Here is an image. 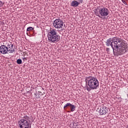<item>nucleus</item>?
Segmentation results:
<instances>
[{
	"label": "nucleus",
	"instance_id": "nucleus-8",
	"mask_svg": "<svg viewBox=\"0 0 128 128\" xmlns=\"http://www.w3.org/2000/svg\"><path fill=\"white\" fill-rule=\"evenodd\" d=\"M0 52L2 54H8V49L6 45H2L0 46Z\"/></svg>",
	"mask_w": 128,
	"mask_h": 128
},
{
	"label": "nucleus",
	"instance_id": "nucleus-20",
	"mask_svg": "<svg viewBox=\"0 0 128 128\" xmlns=\"http://www.w3.org/2000/svg\"><path fill=\"white\" fill-rule=\"evenodd\" d=\"M106 50H107V52H108V50H110L109 48H106Z\"/></svg>",
	"mask_w": 128,
	"mask_h": 128
},
{
	"label": "nucleus",
	"instance_id": "nucleus-1",
	"mask_svg": "<svg viewBox=\"0 0 128 128\" xmlns=\"http://www.w3.org/2000/svg\"><path fill=\"white\" fill-rule=\"evenodd\" d=\"M113 45L112 48L113 53L114 54L117 52L118 54H124L126 52L128 45L124 42H122V38L118 37L112 38Z\"/></svg>",
	"mask_w": 128,
	"mask_h": 128
},
{
	"label": "nucleus",
	"instance_id": "nucleus-18",
	"mask_svg": "<svg viewBox=\"0 0 128 128\" xmlns=\"http://www.w3.org/2000/svg\"><path fill=\"white\" fill-rule=\"evenodd\" d=\"M2 2L0 1V8H2Z\"/></svg>",
	"mask_w": 128,
	"mask_h": 128
},
{
	"label": "nucleus",
	"instance_id": "nucleus-19",
	"mask_svg": "<svg viewBox=\"0 0 128 128\" xmlns=\"http://www.w3.org/2000/svg\"><path fill=\"white\" fill-rule=\"evenodd\" d=\"M78 1L79 2L80 4H82V2H84V0H78Z\"/></svg>",
	"mask_w": 128,
	"mask_h": 128
},
{
	"label": "nucleus",
	"instance_id": "nucleus-17",
	"mask_svg": "<svg viewBox=\"0 0 128 128\" xmlns=\"http://www.w3.org/2000/svg\"><path fill=\"white\" fill-rule=\"evenodd\" d=\"M122 2H123V4H126V5L128 4H126V2L124 1V0H122Z\"/></svg>",
	"mask_w": 128,
	"mask_h": 128
},
{
	"label": "nucleus",
	"instance_id": "nucleus-15",
	"mask_svg": "<svg viewBox=\"0 0 128 128\" xmlns=\"http://www.w3.org/2000/svg\"><path fill=\"white\" fill-rule=\"evenodd\" d=\"M34 30V28L28 27L27 28L26 32H30V30Z\"/></svg>",
	"mask_w": 128,
	"mask_h": 128
},
{
	"label": "nucleus",
	"instance_id": "nucleus-3",
	"mask_svg": "<svg viewBox=\"0 0 128 128\" xmlns=\"http://www.w3.org/2000/svg\"><path fill=\"white\" fill-rule=\"evenodd\" d=\"M48 42L52 44H56L60 40V36L58 34L56 30L50 28L48 32Z\"/></svg>",
	"mask_w": 128,
	"mask_h": 128
},
{
	"label": "nucleus",
	"instance_id": "nucleus-16",
	"mask_svg": "<svg viewBox=\"0 0 128 128\" xmlns=\"http://www.w3.org/2000/svg\"><path fill=\"white\" fill-rule=\"evenodd\" d=\"M34 96H36V98H40V96H38H38H37L36 94H34Z\"/></svg>",
	"mask_w": 128,
	"mask_h": 128
},
{
	"label": "nucleus",
	"instance_id": "nucleus-2",
	"mask_svg": "<svg viewBox=\"0 0 128 128\" xmlns=\"http://www.w3.org/2000/svg\"><path fill=\"white\" fill-rule=\"evenodd\" d=\"M85 80L89 86L86 88L88 92H90L92 90H98L100 86V82L98 78L92 76H89L86 78Z\"/></svg>",
	"mask_w": 128,
	"mask_h": 128
},
{
	"label": "nucleus",
	"instance_id": "nucleus-7",
	"mask_svg": "<svg viewBox=\"0 0 128 128\" xmlns=\"http://www.w3.org/2000/svg\"><path fill=\"white\" fill-rule=\"evenodd\" d=\"M110 112V108L106 106H102L98 111L100 116H106Z\"/></svg>",
	"mask_w": 128,
	"mask_h": 128
},
{
	"label": "nucleus",
	"instance_id": "nucleus-9",
	"mask_svg": "<svg viewBox=\"0 0 128 128\" xmlns=\"http://www.w3.org/2000/svg\"><path fill=\"white\" fill-rule=\"evenodd\" d=\"M6 48H8V52L10 54H12V52H14V44H12V43L8 44Z\"/></svg>",
	"mask_w": 128,
	"mask_h": 128
},
{
	"label": "nucleus",
	"instance_id": "nucleus-22",
	"mask_svg": "<svg viewBox=\"0 0 128 128\" xmlns=\"http://www.w3.org/2000/svg\"><path fill=\"white\" fill-rule=\"evenodd\" d=\"M76 126H78V125L76 124Z\"/></svg>",
	"mask_w": 128,
	"mask_h": 128
},
{
	"label": "nucleus",
	"instance_id": "nucleus-12",
	"mask_svg": "<svg viewBox=\"0 0 128 128\" xmlns=\"http://www.w3.org/2000/svg\"><path fill=\"white\" fill-rule=\"evenodd\" d=\"M70 106L71 110V112H74V110H76V106L71 104V106Z\"/></svg>",
	"mask_w": 128,
	"mask_h": 128
},
{
	"label": "nucleus",
	"instance_id": "nucleus-21",
	"mask_svg": "<svg viewBox=\"0 0 128 128\" xmlns=\"http://www.w3.org/2000/svg\"><path fill=\"white\" fill-rule=\"evenodd\" d=\"M22 60H26V58H23Z\"/></svg>",
	"mask_w": 128,
	"mask_h": 128
},
{
	"label": "nucleus",
	"instance_id": "nucleus-4",
	"mask_svg": "<svg viewBox=\"0 0 128 128\" xmlns=\"http://www.w3.org/2000/svg\"><path fill=\"white\" fill-rule=\"evenodd\" d=\"M94 11L96 16H98L100 18H102V16H108L110 12L108 9L106 7L100 8L98 10V9H95Z\"/></svg>",
	"mask_w": 128,
	"mask_h": 128
},
{
	"label": "nucleus",
	"instance_id": "nucleus-13",
	"mask_svg": "<svg viewBox=\"0 0 128 128\" xmlns=\"http://www.w3.org/2000/svg\"><path fill=\"white\" fill-rule=\"evenodd\" d=\"M16 62L18 64H22V60L21 59H18L16 60Z\"/></svg>",
	"mask_w": 128,
	"mask_h": 128
},
{
	"label": "nucleus",
	"instance_id": "nucleus-10",
	"mask_svg": "<svg viewBox=\"0 0 128 128\" xmlns=\"http://www.w3.org/2000/svg\"><path fill=\"white\" fill-rule=\"evenodd\" d=\"M106 44L107 46H110L112 48V46H114L112 38H110L109 39L107 40Z\"/></svg>",
	"mask_w": 128,
	"mask_h": 128
},
{
	"label": "nucleus",
	"instance_id": "nucleus-5",
	"mask_svg": "<svg viewBox=\"0 0 128 128\" xmlns=\"http://www.w3.org/2000/svg\"><path fill=\"white\" fill-rule=\"evenodd\" d=\"M30 117L28 116H24L23 118L18 120V124L20 128H30V123H28V120Z\"/></svg>",
	"mask_w": 128,
	"mask_h": 128
},
{
	"label": "nucleus",
	"instance_id": "nucleus-11",
	"mask_svg": "<svg viewBox=\"0 0 128 128\" xmlns=\"http://www.w3.org/2000/svg\"><path fill=\"white\" fill-rule=\"evenodd\" d=\"M78 4H80V2L78 1L73 0L71 2V6L76 8V6H78Z\"/></svg>",
	"mask_w": 128,
	"mask_h": 128
},
{
	"label": "nucleus",
	"instance_id": "nucleus-6",
	"mask_svg": "<svg viewBox=\"0 0 128 128\" xmlns=\"http://www.w3.org/2000/svg\"><path fill=\"white\" fill-rule=\"evenodd\" d=\"M53 26L55 28H62L64 26V22L60 19H56L54 21Z\"/></svg>",
	"mask_w": 128,
	"mask_h": 128
},
{
	"label": "nucleus",
	"instance_id": "nucleus-14",
	"mask_svg": "<svg viewBox=\"0 0 128 128\" xmlns=\"http://www.w3.org/2000/svg\"><path fill=\"white\" fill-rule=\"evenodd\" d=\"M71 106L70 103H67L66 104H65L64 106V108H68V106Z\"/></svg>",
	"mask_w": 128,
	"mask_h": 128
}]
</instances>
